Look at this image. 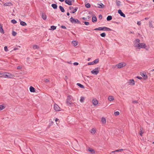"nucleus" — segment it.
Here are the masks:
<instances>
[{
    "label": "nucleus",
    "mask_w": 154,
    "mask_h": 154,
    "mask_svg": "<svg viewBox=\"0 0 154 154\" xmlns=\"http://www.w3.org/2000/svg\"><path fill=\"white\" fill-rule=\"evenodd\" d=\"M108 100L109 101H113L114 100L113 96H109L108 98Z\"/></svg>",
    "instance_id": "nucleus-21"
},
{
    "label": "nucleus",
    "mask_w": 154,
    "mask_h": 154,
    "mask_svg": "<svg viewBox=\"0 0 154 154\" xmlns=\"http://www.w3.org/2000/svg\"><path fill=\"white\" fill-rule=\"evenodd\" d=\"M141 23L140 22V21H138L137 22V24L138 25H140V24H141Z\"/></svg>",
    "instance_id": "nucleus-54"
},
{
    "label": "nucleus",
    "mask_w": 154,
    "mask_h": 154,
    "mask_svg": "<svg viewBox=\"0 0 154 154\" xmlns=\"http://www.w3.org/2000/svg\"><path fill=\"white\" fill-rule=\"evenodd\" d=\"M116 152V151H112L111 153H115V152Z\"/></svg>",
    "instance_id": "nucleus-59"
},
{
    "label": "nucleus",
    "mask_w": 154,
    "mask_h": 154,
    "mask_svg": "<svg viewBox=\"0 0 154 154\" xmlns=\"http://www.w3.org/2000/svg\"><path fill=\"white\" fill-rule=\"evenodd\" d=\"M119 151L120 152V151H123V149H119Z\"/></svg>",
    "instance_id": "nucleus-64"
},
{
    "label": "nucleus",
    "mask_w": 154,
    "mask_h": 154,
    "mask_svg": "<svg viewBox=\"0 0 154 154\" xmlns=\"http://www.w3.org/2000/svg\"><path fill=\"white\" fill-rule=\"evenodd\" d=\"M59 8L60 10L62 12H65V10L63 7L61 6H59Z\"/></svg>",
    "instance_id": "nucleus-26"
},
{
    "label": "nucleus",
    "mask_w": 154,
    "mask_h": 154,
    "mask_svg": "<svg viewBox=\"0 0 154 154\" xmlns=\"http://www.w3.org/2000/svg\"><path fill=\"white\" fill-rule=\"evenodd\" d=\"M64 79H65L66 81V80H67V79H68V77H67V76H65V78H64Z\"/></svg>",
    "instance_id": "nucleus-57"
},
{
    "label": "nucleus",
    "mask_w": 154,
    "mask_h": 154,
    "mask_svg": "<svg viewBox=\"0 0 154 154\" xmlns=\"http://www.w3.org/2000/svg\"><path fill=\"white\" fill-rule=\"evenodd\" d=\"M101 122L103 124H105L106 123V119L102 117L101 119Z\"/></svg>",
    "instance_id": "nucleus-25"
},
{
    "label": "nucleus",
    "mask_w": 154,
    "mask_h": 154,
    "mask_svg": "<svg viewBox=\"0 0 154 154\" xmlns=\"http://www.w3.org/2000/svg\"><path fill=\"white\" fill-rule=\"evenodd\" d=\"M96 132V129L94 128H92L91 130V133L92 134H94Z\"/></svg>",
    "instance_id": "nucleus-24"
},
{
    "label": "nucleus",
    "mask_w": 154,
    "mask_h": 154,
    "mask_svg": "<svg viewBox=\"0 0 154 154\" xmlns=\"http://www.w3.org/2000/svg\"><path fill=\"white\" fill-rule=\"evenodd\" d=\"M77 85H78L79 87L81 88H84V86L80 83H78L77 84Z\"/></svg>",
    "instance_id": "nucleus-32"
},
{
    "label": "nucleus",
    "mask_w": 154,
    "mask_h": 154,
    "mask_svg": "<svg viewBox=\"0 0 154 154\" xmlns=\"http://www.w3.org/2000/svg\"><path fill=\"white\" fill-rule=\"evenodd\" d=\"M84 100H85L84 97H81V98L80 100V101L81 102H84Z\"/></svg>",
    "instance_id": "nucleus-35"
},
{
    "label": "nucleus",
    "mask_w": 154,
    "mask_h": 154,
    "mask_svg": "<svg viewBox=\"0 0 154 154\" xmlns=\"http://www.w3.org/2000/svg\"><path fill=\"white\" fill-rule=\"evenodd\" d=\"M70 21L72 23H77L81 24L80 22L77 19H74L71 17L69 19Z\"/></svg>",
    "instance_id": "nucleus-2"
},
{
    "label": "nucleus",
    "mask_w": 154,
    "mask_h": 154,
    "mask_svg": "<svg viewBox=\"0 0 154 154\" xmlns=\"http://www.w3.org/2000/svg\"><path fill=\"white\" fill-rule=\"evenodd\" d=\"M92 103L94 106H96L98 103V101L96 98H94L92 100Z\"/></svg>",
    "instance_id": "nucleus-10"
},
{
    "label": "nucleus",
    "mask_w": 154,
    "mask_h": 154,
    "mask_svg": "<svg viewBox=\"0 0 154 154\" xmlns=\"http://www.w3.org/2000/svg\"><path fill=\"white\" fill-rule=\"evenodd\" d=\"M56 26H51L50 30H54L56 29Z\"/></svg>",
    "instance_id": "nucleus-31"
},
{
    "label": "nucleus",
    "mask_w": 154,
    "mask_h": 154,
    "mask_svg": "<svg viewBox=\"0 0 154 154\" xmlns=\"http://www.w3.org/2000/svg\"><path fill=\"white\" fill-rule=\"evenodd\" d=\"M95 30H100V27H99L97 28H95L94 29Z\"/></svg>",
    "instance_id": "nucleus-50"
},
{
    "label": "nucleus",
    "mask_w": 154,
    "mask_h": 154,
    "mask_svg": "<svg viewBox=\"0 0 154 154\" xmlns=\"http://www.w3.org/2000/svg\"><path fill=\"white\" fill-rule=\"evenodd\" d=\"M58 120H59V119H58L56 118L55 119V121L56 122H57V121H58Z\"/></svg>",
    "instance_id": "nucleus-62"
},
{
    "label": "nucleus",
    "mask_w": 154,
    "mask_h": 154,
    "mask_svg": "<svg viewBox=\"0 0 154 154\" xmlns=\"http://www.w3.org/2000/svg\"><path fill=\"white\" fill-rule=\"evenodd\" d=\"M141 75L145 79H147V75L146 73H142Z\"/></svg>",
    "instance_id": "nucleus-28"
},
{
    "label": "nucleus",
    "mask_w": 154,
    "mask_h": 154,
    "mask_svg": "<svg viewBox=\"0 0 154 154\" xmlns=\"http://www.w3.org/2000/svg\"><path fill=\"white\" fill-rule=\"evenodd\" d=\"M72 1L71 0H65V3L68 4L69 5H72Z\"/></svg>",
    "instance_id": "nucleus-15"
},
{
    "label": "nucleus",
    "mask_w": 154,
    "mask_h": 154,
    "mask_svg": "<svg viewBox=\"0 0 154 154\" xmlns=\"http://www.w3.org/2000/svg\"><path fill=\"white\" fill-rule=\"evenodd\" d=\"M100 69V67L96 68L94 69L91 71V72L94 75H97L99 73Z\"/></svg>",
    "instance_id": "nucleus-3"
},
{
    "label": "nucleus",
    "mask_w": 154,
    "mask_h": 154,
    "mask_svg": "<svg viewBox=\"0 0 154 154\" xmlns=\"http://www.w3.org/2000/svg\"><path fill=\"white\" fill-rule=\"evenodd\" d=\"M72 44L75 47L78 45V42L76 41H73L72 42Z\"/></svg>",
    "instance_id": "nucleus-20"
},
{
    "label": "nucleus",
    "mask_w": 154,
    "mask_h": 154,
    "mask_svg": "<svg viewBox=\"0 0 154 154\" xmlns=\"http://www.w3.org/2000/svg\"><path fill=\"white\" fill-rule=\"evenodd\" d=\"M88 150L89 152H91L92 153H95V151L93 149L89 148L88 149Z\"/></svg>",
    "instance_id": "nucleus-36"
},
{
    "label": "nucleus",
    "mask_w": 154,
    "mask_h": 154,
    "mask_svg": "<svg viewBox=\"0 0 154 154\" xmlns=\"http://www.w3.org/2000/svg\"><path fill=\"white\" fill-rule=\"evenodd\" d=\"M61 28L62 29H66V27L65 26H63V25H62L61 26Z\"/></svg>",
    "instance_id": "nucleus-48"
},
{
    "label": "nucleus",
    "mask_w": 154,
    "mask_h": 154,
    "mask_svg": "<svg viewBox=\"0 0 154 154\" xmlns=\"http://www.w3.org/2000/svg\"><path fill=\"white\" fill-rule=\"evenodd\" d=\"M69 9L71 11L70 12V13L73 14L77 11L78 8L77 7H75L74 8L72 6H70L69 7Z\"/></svg>",
    "instance_id": "nucleus-5"
},
{
    "label": "nucleus",
    "mask_w": 154,
    "mask_h": 154,
    "mask_svg": "<svg viewBox=\"0 0 154 154\" xmlns=\"http://www.w3.org/2000/svg\"><path fill=\"white\" fill-rule=\"evenodd\" d=\"M33 48L34 49H38L39 48V47L36 45H34L33 46Z\"/></svg>",
    "instance_id": "nucleus-30"
},
{
    "label": "nucleus",
    "mask_w": 154,
    "mask_h": 154,
    "mask_svg": "<svg viewBox=\"0 0 154 154\" xmlns=\"http://www.w3.org/2000/svg\"><path fill=\"white\" fill-rule=\"evenodd\" d=\"M140 41V40L139 39H138V38L136 39L135 41V42L134 43V45L135 46V43L137 44H139V43H139Z\"/></svg>",
    "instance_id": "nucleus-27"
},
{
    "label": "nucleus",
    "mask_w": 154,
    "mask_h": 154,
    "mask_svg": "<svg viewBox=\"0 0 154 154\" xmlns=\"http://www.w3.org/2000/svg\"><path fill=\"white\" fill-rule=\"evenodd\" d=\"M18 49V48H14V50H17Z\"/></svg>",
    "instance_id": "nucleus-58"
},
{
    "label": "nucleus",
    "mask_w": 154,
    "mask_h": 154,
    "mask_svg": "<svg viewBox=\"0 0 154 154\" xmlns=\"http://www.w3.org/2000/svg\"><path fill=\"white\" fill-rule=\"evenodd\" d=\"M112 19V17L111 16H108L107 18H106V20L107 21H110Z\"/></svg>",
    "instance_id": "nucleus-29"
},
{
    "label": "nucleus",
    "mask_w": 154,
    "mask_h": 154,
    "mask_svg": "<svg viewBox=\"0 0 154 154\" xmlns=\"http://www.w3.org/2000/svg\"><path fill=\"white\" fill-rule=\"evenodd\" d=\"M92 16L93 17L92 20V22H96L97 20V18L95 16V15L94 14H92Z\"/></svg>",
    "instance_id": "nucleus-14"
},
{
    "label": "nucleus",
    "mask_w": 154,
    "mask_h": 154,
    "mask_svg": "<svg viewBox=\"0 0 154 154\" xmlns=\"http://www.w3.org/2000/svg\"><path fill=\"white\" fill-rule=\"evenodd\" d=\"M0 32L2 33H4V31L2 28V25L0 23Z\"/></svg>",
    "instance_id": "nucleus-22"
},
{
    "label": "nucleus",
    "mask_w": 154,
    "mask_h": 154,
    "mask_svg": "<svg viewBox=\"0 0 154 154\" xmlns=\"http://www.w3.org/2000/svg\"><path fill=\"white\" fill-rule=\"evenodd\" d=\"M97 7L100 8H103L105 7L104 5L102 3H100V4H97Z\"/></svg>",
    "instance_id": "nucleus-13"
},
{
    "label": "nucleus",
    "mask_w": 154,
    "mask_h": 154,
    "mask_svg": "<svg viewBox=\"0 0 154 154\" xmlns=\"http://www.w3.org/2000/svg\"><path fill=\"white\" fill-rule=\"evenodd\" d=\"M54 110L56 111H59L60 110V108L59 106L56 104H55L54 105Z\"/></svg>",
    "instance_id": "nucleus-9"
},
{
    "label": "nucleus",
    "mask_w": 154,
    "mask_h": 154,
    "mask_svg": "<svg viewBox=\"0 0 154 154\" xmlns=\"http://www.w3.org/2000/svg\"><path fill=\"white\" fill-rule=\"evenodd\" d=\"M126 65V64L125 63H121L116 65V66L118 68H121Z\"/></svg>",
    "instance_id": "nucleus-7"
},
{
    "label": "nucleus",
    "mask_w": 154,
    "mask_h": 154,
    "mask_svg": "<svg viewBox=\"0 0 154 154\" xmlns=\"http://www.w3.org/2000/svg\"><path fill=\"white\" fill-rule=\"evenodd\" d=\"M22 69V67L20 66H18L17 67V69Z\"/></svg>",
    "instance_id": "nucleus-53"
},
{
    "label": "nucleus",
    "mask_w": 154,
    "mask_h": 154,
    "mask_svg": "<svg viewBox=\"0 0 154 154\" xmlns=\"http://www.w3.org/2000/svg\"><path fill=\"white\" fill-rule=\"evenodd\" d=\"M79 63L77 62H75L73 63V65L75 66H77L78 65Z\"/></svg>",
    "instance_id": "nucleus-52"
},
{
    "label": "nucleus",
    "mask_w": 154,
    "mask_h": 154,
    "mask_svg": "<svg viewBox=\"0 0 154 154\" xmlns=\"http://www.w3.org/2000/svg\"><path fill=\"white\" fill-rule=\"evenodd\" d=\"M5 107L3 105H0V111L4 109Z\"/></svg>",
    "instance_id": "nucleus-39"
},
{
    "label": "nucleus",
    "mask_w": 154,
    "mask_h": 154,
    "mask_svg": "<svg viewBox=\"0 0 154 154\" xmlns=\"http://www.w3.org/2000/svg\"><path fill=\"white\" fill-rule=\"evenodd\" d=\"M17 34V33L16 32L13 31L12 32V35L13 36H15Z\"/></svg>",
    "instance_id": "nucleus-43"
},
{
    "label": "nucleus",
    "mask_w": 154,
    "mask_h": 154,
    "mask_svg": "<svg viewBox=\"0 0 154 154\" xmlns=\"http://www.w3.org/2000/svg\"><path fill=\"white\" fill-rule=\"evenodd\" d=\"M83 22L86 25H89V22L86 21H84Z\"/></svg>",
    "instance_id": "nucleus-45"
},
{
    "label": "nucleus",
    "mask_w": 154,
    "mask_h": 154,
    "mask_svg": "<svg viewBox=\"0 0 154 154\" xmlns=\"http://www.w3.org/2000/svg\"><path fill=\"white\" fill-rule=\"evenodd\" d=\"M4 50L5 51H8V47L7 46H5L4 47Z\"/></svg>",
    "instance_id": "nucleus-46"
},
{
    "label": "nucleus",
    "mask_w": 154,
    "mask_h": 154,
    "mask_svg": "<svg viewBox=\"0 0 154 154\" xmlns=\"http://www.w3.org/2000/svg\"><path fill=\"white\" fill-rule=\"evenodd\" d=\"M128 83L129 85H134L135 84L134 81V79L129 80L128 81Z\"/></svg>",
    "instance_id": "nucleus-11"
},
{
    "label": "nucleus",
    "mask_w": 154,
    "mask_h": 154,
    "mask_svg": "<svg viewBox=\"0 0 154 154\" xmlns=\"http://www.w3.org/2000/svg\"><path fill=\"white\" fill-rule=\"evenodd\" d=\"M82 19H83V20H86V18L85 17H82Z\"/></svg>",
    "instance_id": "nucleus-60"
},
{
    "label": "nucleus",
    "mask_w": 154,
    "mask_h": 154,
    "mask_svg": "<svg viewBox=\"0 0 154 154\" xmlns=\"http://www.w3.org/2000/svg\"><path fill=\"white\" fill-rule=\"evenodd\" d=\"M85 6L87 8H89L90 7L91 5L89 3H88L85 5Z\"/></svg>",
    "instance_id": "nucleus-41"
},
{
    "label": "nucleus",
    "mask_w": 154,
    "mask_h": 154,
    "mask_svg": "<svg viewBox=\"0 0 154 154\" xmlns=\"http://www.w3.org/2000/svg\"><path fill=\"white\" fill-rule=\"evenodd\" d=\"M94 64V63H93V61L91 62H89L88 63V65H93Z\"/></svg>",
    "instance_id": "nucleus-49"
},
{
    "label": "nucleus",
    "mask_w": 154,
    "mask_h": 154,
    "mask_svg": "<svg viewBox=\"0 0 154 154\" xmlns=\"http://www.w3.org/2000/svg\"><path fill=\"white\" fill-rule=\"evenodd\" d=\"M51 6L54 9H56L57 7V5L55 4H52Z\"/></svg>",
    "instance_id": "nucleus-23"
},
{
    "label": "nucleus",
    "mask_w": 154,
    "mask_h": 154,
    "mask_svg": "<svg viewBox=\"0 0 154 154\" xmlns=\"http://www.w3.org/2000/svg\"><path fill=\"white\" fill-rule=\"evenodd\" d=\"M149 26H151L152 27V26H153L152 24L150 22H149Z\"/></svg>",
    "instance_id": "nucleus-55"
},
{
    "label": "nucleus",
    "mask_w": 154,
    "mask_h": 154,
    "mask_svg": "<svg viewBox=\"0 0 154 154\" xmlns=\"http://www.w3.org/2000/svg\"><path fill=\"white\" fill-rule=\"evenodd\" d=\"M66 102L68 106H72V103H71V96L69 95L67 97Z\"/></svg>",
    "instance_id": "nucleus-4"
},
{
    "label": "nucleus",
    "mask_w": 154,
    "mask_h": 154,
    "mask_svg": "<svg viewBox=\"0 0 154 154\" xmlns=\"http://www.w3.org/2000/svg\"><path fill=\"white\" fill-rule=\"evenodd\" d=\"M100 30L110 31L112 30L109 28L104 26L103 27H100Z\"/></svg>",
    "instance_id": "nucleus-8"
},
{
    "label": "nucleus",
    "mask_w": 154,
    "mask_h": 154,
    "mask_svg": "<svg viewBox=\"0 0 154 154\" xmlns=\"http://www.w3.org/2000/svg\"><path fill=\"white\" fill-rule=\"evenodd\" d=\"M100 20L102 18V15L101 14H100L98 16Z\"/></svg>",
    "instance_id": "nucleus-51"
},
{
    "label": "nucleus",
    "mask_w": 154,
    "mask_h": 154,
    "mask_svg": "<svg viewBox=\"0 0 154 154\" xmlns=\"http://www.w3.org/2000/svg\"><path fill=\"white\" fill-rule=\"evenodd\" d=\"M69 14H69V12H67V16H69Z\"/></svg>",
    "instance_id": "nucleus-63"
},
{
    "label": "nucleus",
    "mask_w": 154,
    "mask_h": 154,
    "mask_svg": "<svg viewBox=\"0 0 154 154\" xmlns=\"http://www.w3.org/2000/svg\"><path fill=\"white\" fill-rule=\"evenodd\" d=\"M19 20L20 22V24L22 26H25L27 25L26 23L25 22L21 20L20 19Z\"/></svg>",
    "instance_id": "nucleus-17"
},
{
    "label": "nucleus",
    "mask_w": 154,
    "mask_h": 154,
    "mask_svg": "<svg viewBox=\"0 0 154 154\" xmlns=\"http://www.w3.org/2000/svg\"><path fill=\"white\" fill-rule=\"evenodd\" d=\"M143 128H141L140 129V134L141 136H142V134H143V132L142 131Z\"/></svg>",
    "instance_id": "nucleus-37"
},
{
    "label": "nucleus",
    "mask_w": 154,
    "mask_h": 154,
    "mask_svg": "<svg viewBox=\"0 0 154 154\" xmlns=\"http://www.w3.org/2000/svg\"><path fill=\"white\" fill-rule=\"evenodd\" d=\"M42 18L44 20H46L47 18V16L45 13H42Z\"/></svg>",
    "instance_id": "nucleus-16"
},
{
    "label": "nucleus",
    "mask_w": 154,
    "mask_h": 154,
    "mask_svg": "<svg viewBox=\"0 0 154 154\" xmlns=\"http://www.w3.org/2000/svg\"><path fill=\"white\" fill-rule=\"evenodd\" d=\"M137 78L139 79H142V77H141L137 76Z\"/></svg>",
    "instance_id": "nucleus-56"
},
{
    "label": "nucleus",
    "mask_w": 154,
    "mask_h": 154,
    "mask_svg": "<svg viewBox=\"0 0 154 154\" xmlns=\"http://www.w3.org/2000/svg\"><path fill=\"white\" fill-rule=\"evenodd\" d=\"M11 22L13 24H15L17 23V21L14 19H13L11 20Z\"/></svg>",
    "instance_id": "nucleus-42"
},
{
    "label": "nucleus",
    "mask_w": 154,
    "mask_h": 154,
    "mask_svg": "<svg viewBox=\"0 0 154 154\" xmlns=\"http://www.w3.org/2000/svg\"><path fill=\"white\" fill-rule=\"evenodd\" d=\"M29 90L31 92H34L35 91V88L32 86L30 87Z\"/></svg>",
    "instance_id": "nucleus-18"
},
{
    "label": "nucleus",
    "mask_w": 154,
    "mask_h": 154,
    "mask_svg": "<svg viewBox=\"0 0 154 154\" xmlns=\"http://www.w3.org/2000/svg\"><path fill=\"white\" fill-rule=\"evenodd\" d=\"M118 13L121 16L124 17H125V15L122 12L121 10L119 9L118 11Z\"/></svg>",
    "instance_id": "nucleus-12"
},
{
    "label": "nucleus",
    "mask_w": 154,
    "mask_h": 154,
    "mask_svg": "<svg viewBox=\"0 0 154 154\" xmlns=\"http://www.w3.org/2000/svg\"><path fill=\"white\" fill-rule=\"evenodd\" d=\"M100 35L101 36L103 37H104L106 36V33L105 32H103L100 34Z\"/></svg>",
    "instance_id": "nucleus-34"
},
{
    "label": "nucleus",
    "mask_w": 154,
    "mask_h": 154,
    "mask_svg": "<svg viewBox=\"0 0 154 154\" xmlns=\"http://www.w3.org/2000/svg\"><path fill=\"white\" fill-rule=\"evenodd\" d=\"M116 3L117 6L119 7L121 5V2L119 1L118 0H116Z\"/></svg>",
    "instance_id": "nucleus-19"
},
{
    "label": "nucleus",
    "mask_w": 154,
    "mask_h": 154,
    "mask_svg": "<svg viewBox=\"0 0 154 154\" xmlns=\"http://www.w3.org/2000/svg\"><path fill=\"white\" fill-rule=\"evenodd\" d=\"M132 103H138V101L137 100H133L132 101Z\"/></svg>",
    "instance_id": "nucleus-47"
},
{
    "label": "nucleus",
    "mask_w": 154,
    "mask_h": 154,
    "mask_svg": "<svg viewBox=\"0 0 154 154\" xmlns=\"http://www.w3.org/2000/svg\"><path fill=\"white\" fill-rule=\"evenodd\" d=\"M90 59H91V58H88L87 60H88V61H89L90 60Z\"/></svg>",
    "instance_id": "nucleus-61"
},
{
    "label": "nucleus",
    "mask_w": 154,
    "mask_h": 154,
    "mask_svg": "<svg viewBox=\"0 0 154 154\" xmlns=\"http://www.w3.org/2000/svg\"><path fill=\"white\" fill-rule=\"evenodd\" d=\"M114 114L115 116H117L119 115V112L118 111H116L114 112Z\"/></svg>",
    "instance_id": "nucleus-44"
},
{
    "label": "nucleus",
    "mask_w": 154,
    "mask_h": 154,
    "mask_svg": "<svg viewBox=\"0 0 154 154\" xmlns=\"http://www.w3.org/2000/svg\"><path fill=\"white\" fill-rule=\"evenodd\" d=\"M49 82V80L47 79H44V82L45 83H47Z\"/></svg>",
    "instance_id": "nucleus-38"
},
{
    "label": "nucleus",
    "mask_w": 154,
    "mask_h": 154,
    "mask_svg": "<svg viewBox=\"0 0 154 154\" xmlns=\"http://www.w3.org/2000/svg\"><path fill=\"white\" fill-rule=\"evenodd\" d=\"M135 47H136L138 49H140L141 48H146V46L145 44L144 43H139V44H138L135 43Z\"/></svg>",
    "instance_id": "nucleus-1"
},
{
    "label": "nucleus",
    "mask_w": 154,
    "mask_h": 154,
    "mask_svg": "<svg viewBox=\"0 0 154 154\" xmlns=\"http://www.w3.org/2000/svg\"><path fill=\"white\" fill-rule=\"evenodd\" d=\"M5 78H8L10 79L13 78L14 77V75L9 73L6 72Z\"/></svg>",
    "instance_id": "nucleus-6"
},
{
    "label": "nucleus",
    "mask_w": 154,
    "mask_h": 154,
    "mask_svg": "<svg viewBox=\"0 0 154 154\" xmlns=\"http://www.w3.org/2000/svg\"><path fill=\"white\" fill-rule=\"evenodd\" d=\"M99 60L98 59H96L93 61V63L94 64L97 63L99 62Z\"/></svg>",
    "instance_id": "nucleus-33"
},
{
    "label": "nucleus",
    "mask_w": 154,
    "mask_h": 154,
    "mask_svg": "<svg viewBox=\"0 0 154 154\" xmlns=\"http://www.w3.org/2000/svg\"><path fill=\"white\" fill-rule=\"evenodd\" d=\"M11 4V2L6 3L4 4V5L5 6H10V5Z\"/></svg>",
    "instance_id": "nucleus-40"
}]
</instances>
